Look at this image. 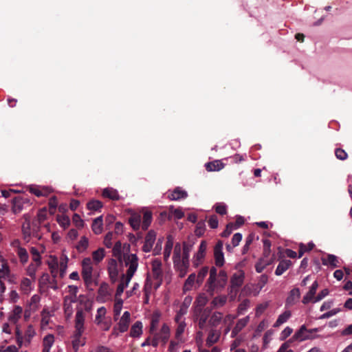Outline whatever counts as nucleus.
<instances>
[{"label":"nucleus","mask_w":352,"mask_h":352,"mask_svg":"<svg viewBox=\"0 0 352 352\" xmlns=\"http://www.w3.org/2000/svg\"><path fill=\"white\" fill-rule=\"evenodd\" d=\"M92 261L90 258H85L82 261V277L87 289L93 291L94 285H97L98 283L94 277Z\"/></svg>","instance_id":"f257e3e1"},{"label":"nucleus","mask_w":352,"mask_h":352,"mask_svg":"<svg viewBox=\"0 0 352 352\" xmlns=\"http://www.w3.org/2000/svg\"><path fill=\"white\" fill-rule=\"evenodd\" d=\"M318 329L314 328L307 329L305 325H302L300 328L294 333L292 336V340L304 341L306 340H312L317 338L318 336H314L313 333L318 332Z\"/></svg>","instance_id":"f03ea898"},{"label":"nucleus","mask_w":352,"mask_h":352,"mask_svg":"<svg viewBox=\"0 0 352 352\" xmlns=\"http://www.w3.org/2000/svg\"><path fill=\"white\" fill-rule=\"evenodd\" d=\"M125 265L129 266L126 276L131 279L138 267V257L135 254L124 255Z\"/></svg>","instance_id":"7ed1b4c3"},{"label":"nucleus","mask_w":352,"mask_h":352,"mask_svg":"<svg viewBox=\"0 0 352 352\" xmlns=\"http://www.w3.org/2000/svg\"><path fill=\"white\" fill-rule=\"evenodd\" d=\"M245 278V273L243 270H239L234 273L230 278V292L236 293L243 285Z\"/></svg>","instance_id":"20e7f679"},{"label":"nucleus","mask_w":352,"mask_h":352,"mask_svg":"<svg viewBox=\"0 0 352 352\" xmlns=\"http://www.w3.org/2000/svg\"><path fill=\"white\" fill-rule=\"evenodd\" d=\"M222 241H218L214 248V263L217 267H221L224 265L225 259L223 253Z\"/></svg>","instance_id":"39448f33"},{"label":"nucleus","mask_w":352,"mask_h":352,"mask_svg":"<svg viewBox=\"0 0 352 352\" xmlns=\"http://www.w3.org/2000/svg\"><path fill=\"white\" fill-rule=\"evenodd\" d=\"M85 314L82 309H78L75 317V331H78V335H82L85 327Z\"/></svg>","instance_id":"423d86ee"},{"label":"nucleus","mask_w":352,"mask_h":352,"mask_svg":"<svg viewBox=\"0 0 352 352\" xmlns=\"http://www.w3.org/2000/svg\"><path fill=\"white\" fill-rule=\"evenodd\" d=\"M27 190L38 197L48 196L51 190L47 187H41L36 185H31L27 188Z\"/></svg>","instance_id":"0eeeda50"},{"label":"nucleus","mask_w":352,"mask_h":352,"mask_svg":"<svg viewBox=\"0 0 352 352\" xmlns=\"http://www.w3.org/2000/svg\"><path fill=\"white\" fill-rule=\"evenodd\" d=\"M217 270L215 267H212L210 270V276L207 280L206 287L207 292L210 295H213L214 292V285L217 276Z\"/></svg>","instance_id":"6e6552de"},{"label":"nucleus","mask_w":352,"mask_h":352,"mask_svg":"<svg viewBox=\"0 0 352 352\" xmlns=\"http://www.w3.org/2000/svg\"><path fill=\"white\" fill-rule=\"evenodd\" d=\"M155 238H156V234H155V231H153V230L148 231V232L146 235L144 244L142 247L143 252H151V250L153 248V243L155 241Z\"/></svg>","instance_id":"1a4fd4ad"},{"label":"nucleus","mask_w":352,"mask_h":352,"mask_svg":"<svg viewBox=\"0 0 352 352\" xmlns=\"http://www.w3.org/2000/svg\"><path fill=\"white\" fill-rule=\"evenodd\" d=\"M207 249V243L206 241H202L199 245V250L195 255L194 265L197 266L202 262V260L205 257Z\"/></svg>","instance_id":"9d476101"},{"label":"nucleus","mask_w":352,"mask_h":352,"mask_svg":"<svg viewBox=\"0 0 352 352\" xmlns=\"http://www.w3.org/2000/svg\"><path fill=\"white\" fill-rule=\"evenodd\" d=\"M190 302V298L186 297L184 299L183 303L181 305L179 309L177 311V314L175 317V321L176 322H179V321L182 320V316L186 314Z\"/></svg>","instance_id":"9b49d317"},{"label":"nucleus","mask_w":352,"mask_h":352,"mask_svg":"<svg viewBox=\"0 0 352 352\" xmlns=\"http://www.w3.org/2000/svg\"><path fill=\"white\" fill-rule=\"evenodd\" d=\"M153 276L155 280H162V262L159 259H155L151 263Z\"/></svg>","instance_id":"f8f14e48"},{"label":"nucleus","mask_w":352,"mask_h":352,"mask_svg":"<svg viewBox=\"0 0 352 352\" xmlns=\"http://www.w3.org/2000/svg\"><path fill=\"white\" fill-rule=\"evenodd\" d=\"M155 336H158V340L162 342L164 346L170 337V328L166 324H164L159 333H155Z\"/></svg>","instance_id":"ddd939ff"},{"label":"nucleus","mask_w":352,"mask_h":352,"mask_svg":"<svg viewBox=\"0 0 352 352\" xmlns=\"http://www.w3.org/2000/svg\"><path fill=\"white\" fill-rule=\"evenodd\" d=\"M188 197V193L186 190H183L180 187H177L168 194V197L170 200L178 201L180 199H186Z\"/></svg>","instance_id":"4468645a"},{"label":"nucleus","mask_w":352,"mask_h":352,"mask_svg":"<svg viewBox=\"0 0 352 352\" xmlns=\"http://www.w3.org/2000/svg\"><path fill=\"white\" fill-rule=\"evenodd\" d=\"M211 309L206 307L204 310H201L199 314L198 325L200 329H204L206 325V322L210 316Z\"/></svg>","instance_id":"2eb2a0df"},{"label":"nucleus","mask_w":352,"mask_h":352,"mask_svg":"<svg viewBox=\"0 0 352 352\" xmlns=\"http://www.w3.org/2000/svg\"><path fill=\"white\" fill-rule=\"evenodd\" d=\"M300 297V292L298 288L292 289L286 299V305L292 306L295 305Z\"/></svg>","instance_id":"dca6fc26"},{"label":"nucleus","mask_w":352,"mask_h":352,"mask_svg":"<svg viewBox=\"0 0 352 352\" xmlns=\"http://www.w3.org/2000/svg\"><path fill=\"white\" fill-rule=\"evenodd\" d=\"M228 281V275L225 270H220L215 281L214 290L217 288H223Z\"/></svg>","instance_id":"f3484780"},{"label":"nucleus","mask_w":352,"mask_h":352,"mask_svg":"<svg viewBox=\"0 0 352 352\" xmlns=\"http://www.w3.org/2000/svg\"><path fill=\"white\" fill-rule=\"evenodd\" d=\"M142 216L139 213L134 212L131 214L129 219V223L134 230H138L140 228Z\"/></svg>","instance_id":"a211bd4d"},{"label":"nucleus","mask_w":352,"mask_h":352,"mask_svg":"<svg viewBox=\"0 0 352 352\" xmlns=\"http://www.w3.org/2000/svg\"><path fill=\"white\" fill-rule=\"evenodd\" d=\"M102 196L113 201H118L120 197L117 190L113 188H106L102 191Z\"/></svg>","instance_id":"6ab92c4d"},{"label":"nucleus","mask_w":352,"mask_h":352,"mask_svg":"<svg viewBox=\"0 0 352 352\" xmlns=\"http://www.w3.org/2000/svg\"><path fill=\"white\" fill-rule=\"evenodd\" d=\"M321 261L324 265H330L333 268L339 267L338 258L333 254H327V258L322 257Z\"/></svg>","instance_id":"aec40b11"},{"label":"nucleus","mask_w":352,"mask_h":352,"mask_svg":"<svg viewBox=\"0 0 352 352\" xmlns=\"http://www.w3.org/2000/svg\"><path fill=\"white\" fill-rule=\"evenodd\" d=\"M131 279H129V276L125 275H122V279L119 285H118L116 292V298L119 299L118 297L122 295L124 292L125 287H126L130 282Z\"/></svg>","instance_id":"412c9836"},{"label":"nucleus","mask_w":352,"mask_h":352,"mask_svg":"<svg viewBox=\"0 0 352 352\" xmlns=\"http://www.w3.org/2000/svg\"><path fill=\"white\" fill-rule=\"evenodd\" d=\"M22 313H23V309L21 307H20L19 305L14 306L12 311L11 312V314L9 316V318H8L9 320L14 324L16 323L19 321V320L21 318Z\"/></svg>","instance_id":"4be33fe9"},{"label":"nucleus","mask_w":352,"mask_h":352,"mask_svg":"<svg viewBox=\"0 0 352 352\" xmlns=\"http://www.w3.org/2000/svg\"><path fill=\"white\" fill-rule=\"evenodd\" d=\"M31 226L32 223L29 220H25L22 225V234L23 239L26 242H29L30 237L32 236Z\"/></svg>","instance_id":"5701e85b"},{"label":"nucleus","mask_w":352,"mask_h":352,"mask_svg":"<svg viewBox=\"0 0 352 352\" xmlns=\"http://www.w3.org/2000/svg\"><path fill=\"white\" fill-rule=\"evenodd\" d=\"M142 334V323L140 321H136L131 327L130 336L133 338L140 337Z\"/></svg>","instance_id":"b1692460"},{"label":"nucleus","mask_w":352,"mask_h":352,"mask_svg":"<svg viewBox=\"0 0 352 352\" xmlns=\"http://www.w3.org/2000/svg\"><path fill=\"white\" fill-rule=\"evenodd\" d=\"M227 302L226 296H219L213 298L211 302V310L212 309H218L225 305Z\"/></svg>","instance_id":"393cba45"},{"label":"nucleus","mask_w":352,"mask_h":352,"mask_svg":"<svg viewBox=\"0 0 352 352\" xmlns=\"http://www.w3.org/2000/svg\"><path fill=\"white\" fill-rule=\"evenodd\" d=\"M291 265L292 262L289 260H283L280 261L275 271V274L276 276L282 275L287 270L289 269Z\"/></svg>","instance_id":"a878e982"},{"label":"nucleus","mask_w":352,"mask_h":352,"mask_svg":"<svg viewBox=\"0 0 352 352\" xmlns=\"http://www.w3.org/2000/svg\"><path fill=\"white\" fill-rule=\"evenodd\" d=\"M220 337V332L215 329H211L208 333V336L206 340V344L208 346H212L216 343Z\"/></svg>","instance_id":"bb28decb"},{"label":"nucleus","mask_w":352,"mask_h":352,"mask_svg":"<svg viewBox=\"0 0 352 352\" xmlns=\"http://www.w3.org/2000/svg\"><path fill=\"white\" fill-rule=\"evenodd\" d=\"M93 232L96 234H100L102 232V217H98L96 218L91 225Z\"/></svg>","instance_id":"cd10ccee"},{"label":"nucleus","mask_w":352,"mask_h":352,"mask_svg":"<svg viewBox=\"0 0 352 352\" xmlns=\"http://www.w3.org/2000/svg\"><path fill=\"white\" fill-rule=\"evenodd\" d=\"M192 248V245L189 243H184L183 245V254L181 261L189 263L190 252Z\"/></svg>","instance_id":"c85d7f7f"},{"label":"nucleus","mask_w":352,"mask_h":352,"mask_svg":"<svg viewBox=\"0 0 352 352\" xmlns=\"http://www.w3.org/2000/svg\"><path fill=\"white\" fill-rule=\"evenodd\" d=\"M161 314L158 311H155L153 313L151 317V326H150V333H153L154 331H156L157 325L159 324L160 320Z\"/></svg>","instance_id":"c756f323"},{"label":"nucleus","mask_w":352,"mask_h":352,"mask_svg":"<svg viewBox=\"0 0 352 352\" xmlns=\"http://www.w3.org/2000/svg\"><path fill=\"white\" fill-rule=\"evenodd\" d=\"M12 210L14 214L19 213L23 208V200L19 199L16 197L12 199Z\"/></svg>","instance_id":"7c9ffc66"},{"label":"nucleus","mask_w":352,"mask_h":352,"mask_svg":"<svg viewBox=\"0 0 352 352\" xmlns=\"http://www.w3.org/2000/svg\"><path fill=\"white\" fill-rule=\"evenodd\" d=\"M152 213L150 211L144 212L142 217V228L143 230H146L150 226L152 221Z\"/></svg>","instance_id":"2f4dec72"},{"label":"nucleus","mask_w":352,"mask_h":352,"mask_svg":"<svg viewBox=\"0 0 352 352\" xmlns=\"http://www.w3.org/2000/svg\"><path fill=\"white\" fill-rule=\"evenodd\" d=\"M291 316V311H285V312H283V314H281L278 319L276 320V321L275 322V323L274 324V327H278L280 325H281L282 324L285 323V322L287 321V320L290 318Z\"/></svg>","instance_id":"473e14b6"},{"label":"nucleus","mask_w":352,"mask_h":352,"mask_svg":"<svg viewBox=\"0 0 352 352\" xmlns=\"http://www.w3.org/2000/svg\"><path fill=\"white\" fill-rule=\"evenodd\" d=\"M223 164L219 160H215L206 164V168L208 171L219 170L223 168Z\"/></svg>","instance_id":"72a5a7b5"},{"label":"nucleus","mask_w":352,"mask_h":352,"mask_svg":"<svg viewBox=\"0 0 352 352\" xmlns=\"http://www.w3.org/2000/svg\"><path fill=\"white\" fill-rule=\"evenodd\" d=\"M85 342L82 339V335H78V331L74 332V338L72 340V345L74 351L76 352L80 346H83Z\"/></svg>","instance_id":"f704fd0d"},{"label":"nucleus","mask_w":352,"mask_h":352,"mask_svg":"<svg viewBox=\"0 0 352 352\" xmlns=\"http://www.w3.org/2000/svg\"><path fill=\"white\" fill-rule=\"evenodd\" d=\"M223 314L221 312H214L210 319L209 320V324L212 327H217L219 325L222 320Z\"/></svg>","instance_id":"c9c22d12"},{"label":"nucleus","mask_w":352,"mask_h":352,"mask_svg":"<svg viewBox=\"0 0 352 352\" xmlns=\"http://www.w3.org/2000/svg\"><path fill=\"white\" fill-rule=\"evenodd\" d=\"M88 245L89 240L86 236H83L76 245V248L78 252H82L87 249Z\"/></svg>","instance_id":"e433bc0d"},{"label":"nucleus","mask_w":352,"mask_h":352,"mask_svg":"<svg viewBox=\"0 0 352 352\" xmlns=\"http://www.w3.org/2000/svg\"><path fill=\"white\" fill-rule=\"evenodd\" d=\"M79 302L83 305L86 311L89 312L91 310L93 302L87 299L85 296L80 295L79 296Z\"/></svg>","instance_id":"4c0bfd02"},{"label":"nucleus","mask_w":352,"mask_h":352,"mask_svg":"<svg viewBox=\"0 0 352 352\" xmlns=\"http://www.w3.org/2000/svg\"><path fill=\"white\" fill-rule=\"evenodd\" d=\"M175 266L177 268V270L179 272V276L182 278L187 273V271H188V269L189 267V263H184V262L179 261L177 262V263L176 265H175Z\"/></svg>","instance_id":"58836bf2"},{"label":"nucleus","mask_w":352,"mask_h":352,"mask_svg":"<svg viewBox=\"0 0 352 352\" xmlns=\"http://www.w3.org/2000/svg\"><path fill=\"white\" fill-rule=\"evenodd\" d=\"M40 228H41L40 222L33 221L32 222V226H31L32 236L37 238L38 239H40L41 238V236L39 234Z\"/></svg>","instance_id":"ea45409f"},{"label":"nucleus","mask_w":352,"mask_h":352,"mask_svg":"<svg viewBox=\"0 0 352 352\" xmlns=\"http://www.w3.org/2000/svg\"><path fill=\"white\" fill-rule=\"evenodd\" d=\"M99 296L104 298H108L110 296L109 285L107 283H102L98 291Z\"/></svg>","instance_id":"a19ab883"},{"label":"nucleus","mask_w":352,"mask_h":352,"mask_svg":"<svg viewBox=\"0 0 352 352\" xmlns=\"http://www.w3.org/2000/svg\"><path fill=\"white\" fill-rule=\"evenodd\" d=\"M314 248V244L312 242L309 243L307 245L300 243L298 250V257L300 258L305 252L311 251Z\"/></svg>","instance_id":"79ce46f5"},{"label":"nucleus","mask_w":352,"mask_h":352,"mask_svg":"<svg viewBox=\"0 0 352 352\" xmlns=\"http://www.w3.org/2000/svg\"><path fill=\"white\" fill-rule=\"evenodd\" d=\"M92 256L96 263H100L104 257V249L102 248H98L97 250L93 252Z\"/></svg>","instance_id":"37998d69"},{"label":"nucleus","mask_w":352,"mask_h":352,"mask_svg":"<svg viewBox=\"0 0 352 352\" xmlns=\"http://www.w3.org/2000/svg\"><path fill=\"white\" fill-rule=\"evenodd\" d=\"M177 323H178V326L176 329L175 338L178 341L182 342V335L184 332V329L186 327V323L184 321H181V320L179 321V322H177Z\"/></svg>","instance_id":"c03bdc74"},{"label":"nucleus","mask_w":352,"mask_h":352,"mask_svg":"<svg viewBox=\"0 0 352 352\" xmlns=\"http://www.w3.org/2000/svg\"><path fill=\"white\" fill-rule=\"evenodd\" d=\"M102 206V203L98 200H91L87 204V209L94 211L98 210Z\"/></svg>","instance_id":"a18cd8bd"},{"label":"nucleus","mask_w":352,"mask_h":352,"mask_svg":"<svg viewBox=\"0 0 352 352\" xmlns=\"http://www.w3.org/2000/svg\"><path fill=\"white\" fill-rule=\"evenodd\" d=\"M31 280L28 278H24L21 280L20 288L24 294H28L31 289Z\"/></svg>","instance_id":"49530a36"},{"label":"nucleus","mask_w":352,"mask_h":352,"mask_svg":"<svg viewBox=\"0 0 352 352\" xmlns=\"http://www.w3.org/2000/svg\"><path fill=\"white\" fill-rule=\"evenodd\" d=\"M206 230L205 221L201 220L197 222L196 228L195 230V235L197 236H201L204 235Z\"/></svg>","instance_id":"de8ad7c7"},{"label":"nucleus","mask_w":352,"mask_h":352,"mask_svg":"<svg viewBox=\"0 0 352 352\" xmlns=\"http://www.w3.org/2000/svg\"><path fill=\"white\" fill-rule=\"evenodd\" d=\"M250 320V317L246 316L243 318H241L239 320L235 325V327L233 328L236 331H237L239 333L247 325Z\"/></svg>","instance_id":"09e8293b"},{"label":"nucleus","mask_w":352,"mask_h":352,"mask_svg":"<svg viewBox=\"0 0 352 352\" xmlns=\"http://www.w3.org/2000/svg\"><path fill=\"white\" fill-rule=\"evenodd\" d=\"M48 206L50 213L52 214H54L58 206V199L56 196H53L49 199Z\"/></svg>","instance_id":"8fccbe9b"},{"label":"nucleus","mask_w":352,"mask_h":352,"mask_svg":"<svg viewBox=\"0 0 352 352\" xmlns=\"http://www.w3.org/2000/svg\"><path fill=\"white\" fill-rule=\"evenodd\" d=\"M122 304L123 301L122 299H116V301L113 306L114 319L116 320L118 319V316L120 315L121 312Z\"/></svg>","instance_id":"3c124183"},{"label":"nucleus","mask_w":352,"mask_h":352,"mask_svg":"<svg viewBox=\"0 0 352 352\" xmlns=\"http://www.w3.org/2000/svg\"><path fill=\"white\" fill-rule=\"evenodd\" d=\"M316 291L309 289L307 294L303 297L302 302L305 305L308 304L309 302L313 301L315 298V294Z\"/></svg>","instance_id":"603ef678"},{"label":"nucleus","mask_w":352,"mask_h":352,"mask_svg":"<svg viewBox=\"0 0 352 352\" xmlns=\"http://www.w3.org/2000/svg\"><path fill=\"white\" fill-rule=\"evenodd\" d=\"M173 259L174 265H176L178 261H181V246L179 243H177L175 246Z\"/></svg>","instance_id":"864d4df0"},{"label":"nucleus","mask_w":352,"mask_h":352,"mask_svg":"<svg viewBox=\"0 0 352 352\" xmlns=\"http://www.w3.org/2000/svg\"><path fill=\"white\" fill-rule=\"evenodd\" d=\"M173 243L171 240H168L166 243L164 250V260H167L171 253L173 249Z\"/></svg>","instance_id":"5fc2aeb1"},{"label":"nucleus","mask_w":352,"mask_h":352,"mask_svg":"<svg viewBox=\"0 0 352 352\" xmlns=\"http://www.w3.org/2000/svg\"><path fill=\"white\" fill-rule=\"evenodd\" d=\"M57 221L59 225L63 228H67L70 224V219L68 217L65 215L58 216Z\"/></svg>","instance_id":"6e6d98bb"},{"label":"nucleus","mask_w":352,"mask_h":352,"mask_svg":"<svg viewBox=\"0 0 352 352\" xmlns=\"http://www.w3.org/2000/svg\"><path fill=\"white\" fill-rule=\"evenodd\" d=\"M208 267H203L199 272L197 276V283L198 284L202 283L204 278L206 276V275L208 273Z\"/></svg>","instance_id":"4d7b16f0"},{"label":"nucleus","mask_w":352,"mask_h":352,"mask_svg":"<svg viewBox=\"0 0 352 352\" xmlns=\"http://www.w3.org/2000/svg\"><path fill=\"white\" fill-rule=\"evenodd\" d=\"M195 280L197 281L196 274L195 273L190 274L185 282L184 289H189L192 286Z\"/></svg>","instance_id":"13d9d810"},{"label":"nucleus","mask_w":352,"mask_h":352,"mask_svg":"<svg viewBox=\"0 0 352 352\" xmlns=\"http://www.w3.org/2000/svg\"><path fill=\"white\" fill-rule=\"evenodd\" d=\"M18 256L23 263H26L28 260V254L25 248H19L18 249Z\"/></svg>","instance_id":"bf43d9fd"},{"label":"nucleus","mask_w":352,"mask_h":352,"mask_svg":"<svg viewBox=\"0 0 352 352\" xmlns=\"http://www.w3.org/2000/svg\"><path fill=\"white\" fill-rule=\"evenodd\" d=\"M98 325L100 327V328L103 331H108L109 330L111 326V322L110 319H105L102 320L99 322H96Z\"/></svg>","instance_id":"052dcab7"},{"label":"nucleus","mask_w":352,"mask_h":352,"mask_svg":"<svg viewBox=\"0 0 352 352\" xmlns=\"http://www.w3.org/2000/svg\"><path fill=\"white\" fill-rule=\"evenodd\" d=\"M264 244V248H263V256L261 258H267L271 257L272 255H270V246L271 243L269 240H265L263 241Z\"/></svg>","instance_id":"680f3d73"},{"label":"nucleus","mask_w":352,"mask_h":352,"mask_svg":"<svg viewBox=\"0 0 352 352\" xmlns=\"http://www.w3.org/2000/svg\"><path fill=\"white\" fill-rule=\"evenodd\" d=\"M130 322L127 320H123L122 319H120L119 322L117 324V327H118V330L120 333H124L126 331L129 329Z\"/></svg>","instance_id":"e2e57ef3"},{"label":"nucleus","mask_w":352,"mask_h":352,"mask_svg":"<svg viewBox=\"0 0 352 352\" xmlns=\"http://www.w3.org/2000/svg\"><path fill=\"white\" fill-rule=\"evenodd\" d=\"M113 266H110L108 268L109 274L111 278H114L118 276V270L116 268V262L114 259H111Z\"/></svg>","instance_id":"0e129e2a"},{"label":"nucleus","mask_w":352,"mask_h":352,"mask_svg":"<svg viewBox=\"0 0 352 352\" xmlns=\"http://www.w3.org/2000/svg\"><path fill=\"white\" fill-rule=\"evenodd\" d=\"M54 342V337L52 334L47 335L43 339V346L51 348Z\"/></svg>","instance_id":"69168bd1"},{"label":"nucleus","mask_w":352,"mask_h":352,"mask_svg":"<svg viewBox=\"0 0 352 352\" xmlns=\"http://www.w3.org/2000/svg\"><path fill=\"white\" fill-rule=\"evenodd\" d=\"M267 281H268L267 275L262 274L259 277L256 287L258 288H259V289H262L264 287V286L267 284Z\"/></svg>","instance_id":"338daca9"},{"label":"nucleus","mask_w":352,"mask_h":352,"mask_svg":"<svg viewBox=\"0 0 352 352\" xmlns=\"http://www.w3.org/2000/svg\"><path fill=\"white\" fill-rule=\"evenodd\" d=\"M74 224L78 228H81L84 226V221L78 214H74L72 217Z\"/></svg>","instance_id":"774afa93"}]
</instances>
